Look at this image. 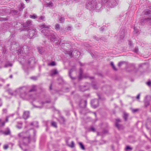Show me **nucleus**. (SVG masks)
<instances>
[{
	"instance_id": "obj_42",
	"label": "nucleus",
	"mask_w": 151,
	"mask_h": 151,
	"mask_svg": "<svg viewBox=\"0 0 151 151\" xmlns=\"http://www.w3.org/2000/svg\"><path fill=\"white\" fill-rule=\"evenodd\" d=\"M134 32L135 33H138L139 32L137 30V27L134 26Z\"/></svg>"
},
{
	"instance_id": "obj_29",
	"label": "nucleus",
	"mask_w": 151,
	"mask_h": 151,
	"mask_svg": "<svg viewBox=\"0 0 151 151\" xmlns=\"http://www.w3.org/2000/svg\"><path fill=\"white\" fill-rule=\"evenodd\" d=\"M6 60L5 58H0V65H1L3 62L6 61Z\"/></svg>"
},
{
	"instance_id": "obj_36",
	"label": "nucleus",
	"mask_w": 151,
	"mask_h": 151,
	"mask_svg": "<svg viewBox=\"0 0 151 151\" xmlns=\"http://www.w3.org/2000/svg\"><path fill=\"white\" fill-rule=\"evenodd\" d=\"M92 85L94 89H97V86L94 83H92Z\"/></svg>"
},
{
	"instance_id": "obj_43",
	"label": "nucleus",
	"mask_w": 151,
	"mask_h": 151,
	"mask_svg": "<svg viewBox=\"0 0 151 151\" xmlns=\"http://www.w3.org/2000/svg\"><path fill=\"white\" fill-rule=\"evenodd\" d=\"M125 63V62H121L119 63L118 66L119 67H120L122 66V65L123 64Z\"/></svg>"
},
{
	"instance_id": "obj_51",
	"label": "nucleus",
	"mask_w": 151,
	"mask_h": 151,
	"mask_svg": "<svg viewBox=\"0 0 151 151\" xmlns=\"http://www.w3.org/2000/svg\"><path fill=\"white\" fill-rule=\"evenodd\" d=\"M45 17L44 16H42L40 17L39 19L40 20H42L43 21H45Z\"/></svg>"
},
{
	"instance_id": "obj_27",
	"label": "nucleus",
	"mask_w": 151,
	"mask_h": 151,
	"mask_svg": "<svg viewBox=\"0 0 151 151\" xmlns=\"http://www.w3.org/2000/svg\"><path fill=\"white\" fill-rule=\"evenodd\" d=\"M82 74H83V71L81 68H80V74L79 76L78 77V78L79 80L81 79L82 77Z\"/></svg>"
},
{
	"instance_id": "obj_59",
	"label": "nucleus",
	"mask_w": 151,
	"mask_h": 151,
	"mask_svg": "<svg viewBox=\"0 0 151 151\" xmlns=\"http://www.w3.org/2000/svg\"><path fill=\"white\" fill-rule=\"evenodd\" d=\"M75 52L77 54V55H80V52L77 50H76Z\"/></svg>"
},
{
	"instance_id": "obj_15",
	"label": "nucleus",
	"mask_w": 151,
	"mask_h": 151,
	"mask_svg": "<svg viewBox=\"0 0 151 151\" xmlns=\"http://www.w3.org/2000/svg\"><path fill=\"white\" fill-rule=\"evenodd\" d=\"M32 24V21L31 20H27L25 23H24L23 26L24 27H28Z\"/></svg>"
},
{
	"instance_id": "obj_4",
	"label": "nucleus",
	"mask_w": 151,
	"mask_h": 151,
	"mask_svg": "<svg viewBox=\"0 0 151 151\" xmlns=\"http://www.w3.org/2000/svg\"><path fill=\"white\" fill-rule=\"evenodd\" d=\"M21 57H19V60L20 61V62L23 64H24L23 65V68L24 69L25 68V65H29L32 67L35 65L36 62L34 57H32L29 58L28 60H27L26 61L25 57H23L21 61Z\"/></svg>"
},
{
	"instance_id": "obj_23",
	"label": "nucleus",
	"mask_w": 151,
	"mask_h": 151,
	"mask_svg": "<svg viewBox=\"0 0 151 151\" xmlns=\"http://www.w3.org/2000/svg\"><path fill=\"white\" fill-rule=\"evenodd\" d=\"M16 127L18 129H21L22 127V123L21 122H17Z\"/></svg>"
},
{
	"instance_id": "obj_32",
	"label": "nucleus",
	"mask_w": 151,
	"mask_h": 151,
	"mask_svg": "<svg viewBox=\"0 0 151 151\" xmlns=\"http://www.w3.org/2000/svg\"><path fill=\"white\" fill-rule=\"evenodd\" d=\"M37 48L38 51L40 53L42 54L43 52V48L42 47H38Z\"/></svg>"
},
{
	"instance_id": "obj_49",
	"label": "nucleus",
	"mask_w": 151,
	"mask_h": 151,
	"mask_svg": "<svg viewBox=\"0 0 151 151\" xmlns=\"http://www.w3.org/2000/svg\"><path fill=\"white\" fill-rule=\"evenodd\" d=\"M9 26H8L6 25H5V24H4V25L3 26V27H4V28H3V29H4V30H6L7 29V27H9Z\"/></svg>"
},
{
	"instance_id": "obj_63",
	"label": "nucleus",
	"mask_w": 151,
	"mask_h": 151,
	"mask_svg": "<svg viewBox=\"0 0 151 151\" xmlns=\"http://www.w3.org/2000/svg\"><path fill=\"white\" fill-rule=\"evenodd\" d=\"M151 84V83L150 82V81H148V82H147V85L149 86H150V85Z\"/></svg>"
},
{
	"instance_id": "obj_52",
	"label": "nucleus",
	"mask_w": 151,
	"mask_h": 151,
	"mask_svg": "<svg viewBox=\"0 0 151 151\" xmlns=\"http://www.w3.org/2000/svg\"><path fill=\"white\" fill-rule=\"evenodd\" d=\"M138 110L137 109H132V111L133 113H135V112H136L137 111H138Z\"/></svg>"
},
{
	"instance_id": "obj_47",
	"label": "nucleus",
	"mask_w": 151,
	"mask_h": 151,
	"mask_svg": "<svg viewBox=\"0 0 151 151\" xmlns=\"http://www.w3.org/2000/svg\"><path fill=\"white\" fill-rule=\"evenodd\" d=\"M65 20V19L63 17H61L60 19V22L63 23L64 22Z\"/></svg>"
},
{
	"instance_id": "obj_1",
	"label": "nucleus",
	"mask_w": 151,
	"mask_h": 151,
	"mask_svg": "<svg viewBox=\"0 0 151 151\" xmlns=\"http://www.w3.org/2000/svg\"><path fill=\"white\" fill-rule=\"evenodd\" d=\"M36 90V86H33L31 89L28 91V88L26 86H23L19 88L14 91L9 88L7 90L9 93L12 96H16L19 95L20 97L23 99H25L27 98L28 94L27 92L29 91L31 92L35 91Z\"/></svg>"
},
{
	"instance_id": "obj_39",
	"label": "nucleus",
	"mask_w": 151,
	"mask_h": 151,
	"mask_svg": "<svg viewBox=\"0 0 151 151\" xmlns=\"http://www.w3.org/2000/svg\"><path fill=\"white\" fill-rule=\"evenodd\" d=\"M89 130L90 131L95 132V130L94 127L93 126H91L89 128Z\"/></svg>"
},
{
	"instance_id": "obj_14",
	"label": "nucleus",
	"mask_w": 151,
	"mask_h": 151,
	"mask_svg": "<svg viewBox=\"0 0 151 151\" xmlns=\"http://www.w3.org/2000/svg\"><path fill=\"white\" fill-rule=\"evenodd\" d=\"M87 104L86 100H82L79 103V105L82 108H85L86 107Z\"/></svg>"
},
{
	"instance_id": "obj_46",
	"label": "nucleus",
	"mask_w": 151,
	"mask_h": 151,
	"mask_svg": "<svg viewBox=\"0 0 151 151\" xmlns=\"http://www.w3.org/2000/svg\"><path fill=\"white\" fill-rule=\"evenodd\" d=\"M55 29L58 30L60 29V25L59 24H57L55 25Z\"/></svg>"
},
{
	"instance_id": "obj_26",
	"label": "nucleus",
	"mask_w": 151,
	"mask_h": 151,
	"mask_svg": "<svg viewBox=\"0 0 151 151\" xmlns=\"http://www.w3.org/2000/svg\"><path fill=\"white\" fill-rule=\"evenodd\" d=\"M144 13L145 15H149L151 14V11L147 9L144 12Z\"/></svg>"
},
{
	"instance_id": "obj_61",
	"label": "nucleus",
	"mask_w": 151,
	"mask_h": 151,
	"mask_svg": "<svg viewBox=\"0 0 151 151\" xmlns=\"http://www.w3.org/2000/svg\"><path fill=\"white\" fill-rule=\"evenodd\" d=\"M31 78L34 80H36L37 79V77H32Z\"/></svg>"
},
{
	"instance_id": "obj_25",
	"label": "nucleus",
	"mask_w": 151,
	"mask_h": 151,
	"mask_svg": "<svg viewBox=\"0 0 151 151\" xmlns=\"http://www.w3.org/2000/svg\"><path fill=\"white\" fill-rule=\"evenodd\" d=\"M85 86H81L79 87L80 90L82 91H84L87 90Z\"/></svg>"
},
{
	"instance_id": "obj_10",
	"label": "nucleus",
	"mask_w": 151,
	"mask_h": 151,
	"mask_svg": "<svg viewBox=\"0 0 151 151\" xmlns=\"http://www.w3.org/2000/svg\"><path fill=\"white\" fill-rule=\"evenodd\" d=\"M5 10H0V16H2L6 14ZM7 20L6 18L2 17H0V21H6Z\"/></svg>"
},
{
	"instance_id": "obj_38",
	"label": "nucleus",
	"mask_w": 151,
	"mask_h": 151,
	"mask_svg": "<svg viewBox=\"0 0 151 151\" xmlns=\"http://www.w3.org/2000/svg\"><path fill=\"white\" fill-rule=\"evenodd\" d=\"M68 146L70 147L71 148H73L75 146V144L74 142L73 141H72L71 142V145H68Z\"/></svg>"
},
{
	"instance_id": "obj_41",
	"label": "nucleus",
	"mask_w": 151,
	"mask_h": 151,
	"mask_svg": "<svg viewBox=\"0 0 151 151\" xmlns=\"http://www.w3.org/2000/svg\"><path fill=\"white\" fill-rule=\"evenodd\" d=\"M46 5L47 6L52 7L53 6V4L51 2H50L49 3H47Z\"/></svg>"
},
{
	"instance_id": "obj_64",
	"label": "nucleus",
	"mask_w": 151,
	"mask_h": 151,
	"mask_svg": "<svg viewBox=\"0 0 151 151\" xmlns=\"http://www.w3.org/2000/svg\"><path fill=\"white\" fill-rule=\"evenodd\" d=\"M7 111V110L6 109H3V111L4 113H6Z\"/></svg>"
},
{
	"instance_id": "obj_33",
	"label": "nucleus",
	"mask_w": 151,
	"mask_h": 151,
	"mask_svg": "<svg viewBox=\"0 0 151 151\" xmlns=\"http://www.w3.org/2000/svg\"><path fill=\"white\" fill-rule=\"evenodd\" d=\"M17 12L15 10H12L11 11V13L13 15H15L17 14Z\"/></svg>"
},
{
	"instance_id": "obj_37",
	"label": "nucleus",
	"mask_w": 151,
	"mask_h": 151,
	"mask_svg": "<svg viewBox=\"0 0 151 151\" xmlns=\"http://www.w3.org/2000/svg\"><path fill=\"white\" fill-rule=\"evenodd\" d=\"M79 144L80 145L81 148L83 150H84L85 149V148L81 142H79Z\"/></svg>"
},
{
	"instance_id": "obj_9",
	"label": "nucleus",
	"mask_w": 151,
	"mask_h": 151,
	"mask_svg": "<svg viewBox=\"0 0 151 151\" xmlns=\"http://www.w3.org/2000/svg\"><path fill=\"white\" fill-rule=\"evenodd\" d=\"M151 100V97L150 96H147L144 100L145 106L147 107L149 105L150 102Z\"/></svg>"
},
{
	"instance_id": "obj_30",
	"label": "nucleus",
	"mask_w": 151,
	"mask_h": 151,
	"mask_svg": "<svg viewBox=\"0 0 151 151\" xmlns=\"http://www.w3.org/2000/svg\"><path fill=\"white\" fill-rule=\"evenodd\" d=\"M128 116V114L126 113H124L123 118L125 121L127 120V117Z\"/></svg>"
},
{
	"instance_id": "obj_24",
	"label": "nucleus",
	"mask_w": 151,
	"mask_h": 151,
	"mask_svg": "<svg viewBox=\"0 0 151 151\" xmlns=\"http://www.w3.org/2000/svg\"><path fill=\"white\" fill-rule=\"evenodd\" d=\"M12 66V64L10 63L9 62H6L4 66L5 68H7L9 67H11Z\"/></svg>"
},
{
	"instance_id": "obj_60",
	"label": "nucleus",
	"mask_w": 151,
	"mask_h": 151,
	"mask_svg": "<svg viewBox=\"0 0 151 151\" xmlns=\"http://www.w3.org/2000/svg\"><path fill=\"white\" fill-rule=\"evenodd\" d=\"M140 94L139 93L138 94V95H137V96L136 97V99H139L140 98Z\"/></svg>"
},
{
	"instance_id": "obj_58",
	"label": "nucleus",
	"mask_w": 151,
	"mask_h": 151,
	"mask_svg": "<svg viewBox=\"0 0 151 151\" xmlns=\"http://www.w3.org/2000/svg\"><path fill=\"white\" fill-rule=\"evenodd\" d=\"M68 53L69 56H70L71 57H72V52H69Z\"/></svg>"
},
{
	"instance_id": "obj_34",
	"label": "nucleus",
	"mask_w": 151,
	"mask_h": 151,
	"mask_svg": "<svg viewBox=\"0 0 151 151\" xmlns=\"http://www.w3.org/2000/svg\"><path fill=\"white\" fill-rule=\"evenodd\" d=\"M111 65L112 66L113 69L115 70H116L117 69L114 65V63L111 62Z\"/></svg>"
},
{
	"instance_id": "obj_21",
	"label": "nucleus",
	"mask_w": 151,
	"mask_h": 151,
	"mask_svg": "<svg viewBox=\"0 0 151 151\" xmlns=\"http://www.w3.org/2000/svg\"><path fill=\"white\" fill-rule=\"evenodd\" d=\"M30 125L31 126H33L34 127L37 128L38 127V123L37 122H31L30 124Z\"/></svg>"
},
{
	"instance_id": "obj_16",
	"label": "nucleus",
	"mask_w": 151,
	"mask_h": 151,
	"mask_svg": "<svg viewBox=\"0 0 151 151\" xmlns=\"http://www.w3.org/2000/svg\"><path fill=\"white\" fill-rule=\"evenodd\" d=\"M0 132L2 133V134H4L5 135H8L10 134V131L9 129L8 128L7 129V130L6 131H3L2 130L0 131Z\"/></svg>"
},
{
	"instance_id": "obj_20",
	"label": "nucleus",
	"mask_w": 151,
	"mask_h": 151,
	"mask_svg": "<svg viewBox=\"0 0 151 151\" xmlns=\"http://www.w3.org/2000/svg\"><path fill=\"white\" fill-rule=\"evenodd\" d=\"M58 72L57 70H53L51 71L50 75L52 76L58 73Z\"/></svg>"
},
{
	"instance_id": "obj_48",
	"label": "nucleus",
	"mask_w": 151,
	"mask_h": 151,
	"mask_svg": "<svg viewBox=\"0 0 151 151\" xmlns=\"http://www.w3.org/2000/svg\"><path fill=\"white\" fill-rule=\"evenodd\" d=\"M49 65L51 66H55V62L52 61L49 64Z\"/></svg>"
},
{
	"instance_id": "obj_40",
	"label": "nucleus",
	"mask_w": 151,
	"mask_h": 151,
	"mask_svg": "<svg viewBox=\"0 0 151 151\" xmlns=\"http://www.w3.org/2000/svg\"><path fill=\"white\" fill-rule=\"evenodd\" d=\"M29 17L31 18L35 19L37 18V17L36 15H35V14H33V15H30L29 16Z\"/></svg>"
},
{
	"instance_id": "obj_2",
	"label": "nucleus",
	"mask_w": 151,
	"mask_h": 151,
	"mask_svg": "<svg viewBox=\"0 0 151 151\" xmlns=\"http://www.w3.org/2000/svg\"><path fill=\"white\" fill-rule=\"evenodd\" d=\"M18 137L19 146L22 149V146H25L29 142L30 140V136L27 132H22L18 134Z\"/></svg>"
},
{
	"instance_id": "obj_57",
	"label": "nucleus",
	"mask_w": 151,
	"mask_h": 151,
	"mask_svg": "<svg viewBox=\"0 0 151 151\" xmlns=\"http://www.w3.org/2000/svg\"><path fill=\"white\" fill-rule=\"evenodd\" d=\"M26 47V46H24L23 47H22V48H21L20 51V53H21V50H24V49L25 48V47Z\"/></svg>"
},
{
	"instance_id": "obj_17",
	"label": "nucleus",
	"mask_w": 151,
	"mask_h": 151,
	"mask_svg": "<svg viewBox=\"0 0 151 151\" xmlns=\"http://www.w3.org/2000/svg\"><path fill=\"white\" fill-rule=\"evenodd\" d=\"M50 101H47L46 102V103H50ZM39 103H40V104H41V105L39 106H35V105H34L33 104V105L34 107H35L39 108H42L43 107V104H45V102H39Z\"/></svg>"
},
{
	"instance_id": "obj_11",
	"label": "nucleus",
	"mask_w": 151,
	"mask_h": 151,
	"mask_svg": "<svg viewBox=\"0 0 151 151\" xmlns=\"http://www.w3.org/2000/svg\"><path fill=\"white\" fill-rule=\"evenodd\" d=\"M98 101L97 99L92 100L91 101V104L92 106L94 108H97L98 106Z\"/></svg>"
},
{
	"instance_id": "obj_12",
	"label": "nucleus",
	"mask_w": 151,
	"mask_h": 151,
	"mask_svg": "<svg viewBox=\"0 0 151 151\" xmlns=\"http://www.w3.org/2000/svg\"><path fill=\"white\" fill-rule=\"evenodd\" d=\"M121 122L120 120L119 119H116L115 125L116 127L119 129H123V126L119 124Z\"/></svg>"
},
{
	"instance_id": "obj_7",
	"label": "nucleus",
	"mask_w": 151,
	"mask_h": 151,
	"mask_svg": "<svg viewBox=\"0 0 151 151\" xmlns=\"http://www.w3.org/2000/svg\"><path fill=\"white\" fill-rule=\"evenodd\" d=\"M108 4L110 7L113 8L116 6L117 4L116 0H109Z\"/></svg>"
},
{
	"instance_id": "obj_6",
	"label": "nucleus",
	"mask_w": 151,
	"mask_h": 151,
	"mask_svg": "<svg viewBox=\"0 0 151 151\" xmlns=\"http://www.w3.org/2000/svg\"><path fill=\"white\" fill-rule=\"evenodd\" d=\"M49 34L47 36L52 42H54L57 40V38L55 36V33L54 32L51 31Z\"/></svg>"
},
{
	"instance_id": "obj_45",
	"label": "nucleus",
	"mask_w": 151,
	"mask_h": 151,
	"mask_svg": "<svg viewBox=\"0 0 151 151\" xmlns=\"http://www.w3.org/2000/svg\"><path fill=\"white\" fill-rule=\"evenodd\" d=\"M0 124H1V126H4L5 124V122H2L1 119H0Z\"/></svg>"
},
{
	"instance_id": "obj_5",
	"label": "nucleus",
	"mask_w": 151,
	"mask_h": 151,
	"mask_svg": "<svg viewBox=\"0 0 151 151\" xmlns=\"http://www.w3.org/2000/svg\"><path fill=\"white\" fill-rule=\"evenodd\" d=\"M39 27L42 30L41 31L42 33H43L45 36H48V35L51 32V31L48 29L50 28V26L46 25L45 24H42L39 26Z\"/></svg>"
},
{
	"instance_id": "obj_50",
	"label": "nucleus",
	"mask_w": 151,
	"mask_h": 151,
	"mask_svg": "<svg viewBox=\"0 0 151 151\" xmlns=\"http://www.w3.org/2000/svg\"><path fill=\"white\" fill-rule=\"evenodd\" d=\"M9 147L8 145H4L3 148L4 150H6Z\"/></svg>"
},
{
	"instance_id": "obj_8",
	"label": "nucleus",
	"mask_w": 151,
	"mask_h": 151,
	"mask_svg": "<svg viewBox=\"0 0 151 151\" xmlns=\"http://www.w3.org/2000/svg\"><path fill=\"white\" fill-rule=\"evenodd\" d=\"M29 35L30 38H32L36 34V29H31L29 30Z\"/></svg>"
},
{
	"instance_id": "obj_44",
	"label": "nucleus",
	"mask_w": 151,
	"mask_h": 151,
	"mask_svg": "<svg viewBox=\"0 0 151 151\" xmlns=\"http://www.w3.org/2000/svg\"><path fill=\"white\" fill-rule=\"evenodd\" d=\"M60 122L61 123H63L65 121V120L64 118L63 117H61L60 119Z\"/></svg>"
},
{
	"instance_id": "obj_31",
	"label": "nucleus",
	"mask_w": 151,
	"mask_h": 151,
	"mask_svg": "<svg viewBox=\"0 0 151 151\" xmlns=\"http://www.w3.org/2000/svg\"><path fill=\"white\" fill-rule=\"evenodd\" d=\"M51 125L52 126L55 127H57V124L56 122H52L51 123Z\"/></svg>"
},
{
	"instance_id": "obj_3",
	"label": "nucleus",
	"mask_w": 151,
	"mask_h": 151,
	"mask_svg": "<svg viewBox=\"0 0 151 151\" xmlns=\"http://www.w3.org/2000/svg\"><path fill=\"white\" fill-rule=\"evenodd\" d=\"M86 8L90 10H95L99 12L102 9L101 3H97L95 1H89L86 4Z\"/></svg>"
},
{
	"instance_id": "obj_22",
	"label": "nucleus",
	"mask_w": 151,
	"mask_h": 151,
	"mask_svg": "<svg viewBox=\"0 0 151 151\" xmlns=\"http://www.w3.org/2000/svg\"><path fill=\"white\" fill-rule=\"evenodd\" d=\"M75 67H73V68L71 69H70V71H69V76L70 77V78H71L72 79V80H73V79H75V78L72 77L71 76V73L72 72V71L74 70H75Z\"/></svg>"
},
{
	"instance_id": "obj_54",
	"label": "nucleus",
	"mask_w": 151,
	"mask_h": 151,
	"mask_svg": "<svg viewBox=\"0 0 151 151\" xmlns=\"http://www.w3.org/2000/svg\"><path fill=\"white\" fill-rule=\"evenodd\" d=\"M72 27L71 26H68L67 27V29L68 31H70L71 30Z\"/></svg>"
},
{
	"instance_id": "obj_62",
	"label": "nucleus",
	"mask_w": 151,
	"mask_h": 151,
	"mask_svg": "<svg viewBox=\"0 0 151 151\" xmlns=\"http://www.w3.org/2000/svg\"><path fill=\"white\" fill-rule=\"evenodd\" d=\"M15 44H17V43L15 41L13 42H12V45H15Z\"/></svg>"
},
{
	"instance_id": "obj_35",
	"label": "nucleus",
	"mask_w": 151,
	"mask_h": 151,
	"mask_svg": "<svg viewBox=\"0 0 151 151\" xmlns=\"http://www.w3.org/2000/svg\"><path fill=\"white\" fill-rule=\"evenodd\" d=\"M132 148L131 147H130L129 146H127L126 147V148H125V150L126 151H128V150H132Z\"/></svg>"
},
{
	"instance_id": "obj_53",
	"label": "nucleus",
	"mask_w": 151,
	"mask_h": 151,
	"mask_svg": "<svg viewBox=\"0 0 151 151\" xmlns=\"http://www.w3.org/2000/svg\"><path fill=\"white\" fill-rule=\"evenodd\" d=\"M24 8V4L23 3H21V9H22V10Z\"/></svg>"
},
{
	"instance_id": "obj_19",
	"label": "nucleus",
	"mask_w": 151,
	"mask_h": 151,
	"mask_svg": "<svg viewBox=\"0 0 151 151\" xmlns=\"http://www.w3.org/2000/svg\"><path fill=\"white\" fill-rule=\"evenodd\" d=\"M124 31L123 30H122L119 33V36L121 39H123L124 37Z\"/></svg>"
},
{
	"instance_id": "obj_28",
	"label": "nucleus",
	"mask_w": 151,
	"mask_h": 151,
	"mask_svg": "<svg viewBox=\"0 0 151 151\" xmlns=\"http://www.w3.org/2000/svg\"><path fill=\"white\" fill-rule=\"evenodd\" d=\"M109 0H101V6L103 5H104L106 3L108 4V1Z\"/></svg>"
},
{
	"instance_id": "obj_55",
	"label": "nucleus",
	"mask_w": 151,
	"mask_h": 151,
	"mask_svg": "<svg viewBox=\"0 0 151 151\" xmlns=\"http://www.w3.org/2000/svg\"><path fill=\"white\" fill-rule=\"evenodd\" d=\"M138 48L137 47H135V48H134V51L135 52H138Z\"/></svg>"
},
{
	"instance_id": "obj_56",
	"label": "nucleus",
	"mask_w": 151,
	"mask_h": 151,
	"mask_svg": "<svg viewBox=\"0 0 151 151\" xmlns=\"http://www.w3.org/2000/svg\"><path fill=\"white\" fill-rule=\"evenodd\" d=\"M3 52L4 53H5L6 50V48L5 47H3Z\"/></svg>"
},
{
	"instance_id": "obj_13",
	"label": "nucleus",
	"mask_w": 151,
	"mask_h": 151,
	"mask_svg": "<svg viewBox=\"0 0 151 151\" xmlns=\"http://www.w3.org/2000/svg\"><path fill=\"white\" fill-rule=\"evenodd\" d=\"M148 23L149 24L151 25V18H145L141 20V23L143 24V23Z\"/></svg>"
},
{
	"instance_id": "obj_18",
	"label": "nucleus",
	"mask_w": 151,
	"mask_h": 151,
	"mask_svg": "<svg viewBox=\"0 0 151 151\" xmlns=\"http://www.w3.org/2000/svg\"><path fill=\"white\" fill-rule=\"evenodd\" d=\"M23 118L26 119L29 117V111H25L24 112L23 116Z\"/></svg>"
}]
</instances>
